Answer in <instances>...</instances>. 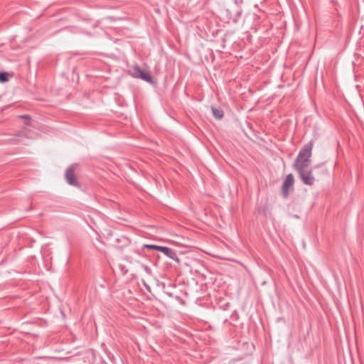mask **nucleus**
<instances>
[{
	"mask_svg": "<svg viewBox=\"0 0 364 364\" xmlns=\"http://www.w3.org/2000/svg\"><path fill=\"white\" fill-rule=\"evenodd\" d=\"M130 75L135 78H140L150 84L154 82L149 71L143 70L138 65H136L129 70Z\"/></svg>",
	"mask_w": 364,
	"mask_h": 364,
	"instance_id": "2",
	"label": "nucleus"
},
{
	"mask_svg": "<svg viewBox=\"0 0 364 364\" xmlns=\"http://www.w3.org/2000/svg\"><path fill=\"white\" fill-rule=\"evenodd\" d=\"M211 111L214 117L217 119H221L223 117V111L214 107H211Z\"/></svg>",
	"mask_w": 364,
	"mask_h": 364,
	"instance_id": "6",
	"label": "nucleus"
},
{
	"mask_svg": "<svg viewBox=\"0 0 364 364\" xmlns=\"http://www.w3.org/2000/svg\"><path fill=\"white\" fill-rule=\"evenodd\" d=\"M19 118L21 119H26L27 121L25 122V125L26 126H29L30 125V119H31V117L28 115V114H22V115H19L18 116Z\"/></svg>",
	"mask_w": 364,
	"mask_h": 364,
	"instance_id": "10",
	"label": "nucleus"
},
{
	"mask_svg": "<svg viewBox=\"0 0 364 364\" xmlns=\"http://www.w3.org/2000/svg\"><path fill=\"white\" fill-rule=\"evenodd\" d=\"M144 285H145V287H146V289H147L148 290H150V288H149V287L148 285H146V284H145Z\"/></svg>",
	"mask_w": 364,
	"mask_h": 364,
	"instance_id": "14",
	"label": "nucleus"
},
{
	"mask_svg": "<svg viewBox=\"0 0 364 364\" xmlns=\"http://www.w3.org/2000/svg\"><path fill=\"white\" fill-rule=\"evenodd\" d=\"M9 73L6 71H0V83H5L9 80Z\"/></svg>",
	"mask_w": 364,
	"mask_h": 364,
	"instance_id": "7",
	"label": "nucleus"
},
{
	"mask_svg": "<svg viewBox=\"0 0 364 364\" xmlns=\"http://www.w3.org/2000/svg\"><path fill=\"white\" fill-rule=\"evenodd\" d=\"M141 267L147 274H151V269L147 265L142 264Z\"/></svg>",
	"mask_w": 364,
	"mask_h": 364,
	"instance_id": "12",
	"label": "nucleus"
},
{
	"mask_svg": "<svg viewBox=\"0 0 364 364\" xmlns=\"http://www.w3.org/2000/svg\"><path fill=\"white\" fill-rule=\"evenodd\" d=\"M17 136H23V133L22 132H19L17 134H16Z\"/></svg>",
	"mask_w": 364,
	"mask_h": 364,
	"instance_id": "13",
	"label": "nucleus"
},
{
	"mask_svg": "<svg viewBox=\"0 0 364 364\" xmlns=\"http://www.w3.org/2000/svg\"><path fill=\"white\" fill-rule=\"evenodd\" d=\"M67 183L73 186L78 187L80 184L75 176V165H71L67 168L65 174Z\"/></svg>",
	"mask_w": 364,
	"mask_h": 364,
	"instance_id": "3",
	"label": "nucleus"
},
{
	"mask_svg": "<svg viewBox=\"0 0 364 364\" xmlns=\"http://www.w3.org/2000/svg\"><path fill=\"white\" fill-rule=\"evenodd\" d=\"M161 247V246H158V245H143V248H147V249H150V250H158V251H160Z\"/></svg>",
	"mask_w": 364,
	"mask_h": 364,
	"instance_id": "9",
	"label": "nucleus"
},
{
	"mask_svg": "<svg viewBox=\"0 0 364 364\" xmlns=\"http://www.w3.org/2000/svg\"><path fill=\"white\" fill-rule=\"evenodd\" d=\"M117 242H122L123 245L122 246H118L115 245L116 248H122L123 246H127L129 244V240L126 237H122L121 239L117 238Z\"/></svg>",
	"mask_w": 364,
	"mask_h": 364,
	"instance_id": "8",
	"label": "nucleus"
},
{
	"mask_svg": "<svg viewBox=\"0 0 364 364\" xmlns=\"http://www.w3.org/2000/svg\"><path fill=\"white\" fill-rule=\"evenodd\" d=\"M313 146L314 142L312 140L305 144L299 151L293 164V167L299 173L301 181L309 186L313 185L315 181L312 170L308 169L311 164Z\"/></svg>",
	"mask_w": 364,
	"mask_h": 364,
	"instance_id": "1",
	"label": "nucleus"
},
{
	"mask_svg": "<svg viewBox=\"0 0 364 364\" xmlns=\"http://www.w3.org/2000/svg\"><path fill=\"white\" fill-rule=\"evenodd\" d=\"M119 267L123 275L127 273L128 269L124 264H120Z\"/></svg>",
	"mask_w": 364,
	"mask_h": 364,
	"instance_id": "11",
	"label": "nucleus"
},
{
	"mask_svg": "<svg viewBox=\"0 0 364 364\" xmlns=\"http://www.w3.org/2000/svg\"><path fill=\"white\" fill-rule=\"evenodd\" d=\"M294 176L291 173L287 176L282 187V193L284 198H287L289 196V189L294 185Z\"/></svg>",
	"mask_w": 364,
	"mask_h": 364,
	"instance_id": "4",
	"label": "nucleus"
},
{
	"mask_svg": "<svg viewBox=\"0 0 364 364\" xmlns=\"http://www.w3.org/2000/svg\"><path fill=\"white\" fill-rule=\"evenodd\" d=\"M160 252H163L168 257H169L179 263L180 259L177 257L176 252L173 250H172L169 247H167L161 246L160 248Z\"/></svg>",
	"mask_w": 364,
	"mask_h": 364,
	"instance_id": "5",
	"label": "nucleus"
}]
</instances>
